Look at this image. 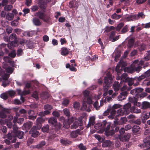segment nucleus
Here are the masks:
<instances>
[{"label":"nucleus","mask_w":150,"mask_h":150,"mask_svg":"<svg viewBox=\"0 0 150 150\" xmlns=\"http://www.w3.org/2000/svg\"><path fill=\"white\" fill-rule=\"evenodd\" d=\"M111 125L106 121H104L102 122L98 123L94 126V128L96 129H100L99 133H102L104 132L105 134L108 137L113 135V130L111 129Z\"/></svg>","instance_id":"nucleus-1"},{"label":"nucleus","mask_w":150,"mask_h":150,"mask_svg":"<svg viewBox=\"0 0 150 150\" xmlns=\"http://www.w3.org/2000/svg\"><path fill=\"white\" fill-rule=\"evenodd\" d=\"M144 89L142 88L137 87L135 88L131 91L130 93L134 96V100L139 98H143L147 95V94L145 92H143Z\"/></svg>","instance_id":"nucleus-2"},{"label":"nucleus","mask_w":150,"mask_h":150,"mask_svg":"<svg viewBox=\"0 0 150 150\" xmlns=\"http://www.w3.org/2000/svg\"><path fill=\"white\" fill-rule=\"evenodd\" d=\"M127 118L125 117H121L120 120L117 121L114 120V124L111 126V129L113 130V135L119 130V127L117 126L118 125H122L125 124L127 121Z\"/></svg>","instance_id":"nucleus-3"},{"label":"nucleus","mask_w":150,"mask_h":150,"mask_svg":"<svg viewBox=\"0 0 150 150\" xmlns=\"http://www.w3.org/2000/svg\"><path fill=\"white\" fill-rule=\"evenodd\" d=\"M131 104L130 103H128L123 106V109H120L117 111V113L119 115H127L130 112Z\"/></svg>","instance_id":"nucleus-4"},{"label":"nucleus","mask_w":150,"mask_h":150,"mask_svg":"<svg viewBox=\"0 0 150 150\" xmlns=\"http://www.w3.org/2000/svg\"><path fill=\"white\" fill-rule=\"evenodd\" d=\"M104 81L103 83L104 89H107V88L111 86L112 85V76L110 74H108L107 76L104 78Z\"/></svg>","instance_id":"nucleus-5"},{"label":"nucleus","mask_w":150,"mask_h":150,"mask_svg":"<svg viewBox=\"0 0 150 150\" xmlns=\"http://www.w3.org/2000/svg\"><path fill=\"white\" fill-rule=\"evenodd\" d=\"M35 16L38 17L44 22L47 23L49 22L50 19V16L49 15H47L40 11L36 12Z\"/></svg>","instance_id":"nucleus-6"},{"label":"nucleus","mask_w":150,"mask_h":150,"mask_svg":"<svg viewBox=\"0 0 150 150\" xmlns=\"http://www.w3.org/2000/svg\"><path fill=\"white\" fill-rule=\"evenodd\" d=\"M132 103H133L134 105L130 109V112L136 113H140L141 112V110L138 109L137 107L136 106V105L137 106H139L141 105V103H138L136 100H135L133 101H132Z\"/></svg>","instance_id":"nucleus-7"},{"label":"nucleus","mask_w":150,"mask_h":150,"mask_svg":"<svg viewBox=\"0 0 150 150\" xmlns=\"http://www.w3.org/2000/svg\"><path fill=\"white\" fill-rule=\"evenodd\" d=\"M40 128L36 126L33 127L31 129L30 132L32 134V137H36L39 135V132L37 131L38 129H39Z\"/></svg>","instance_id":"nucleus-8"},{"label":"nucleus","mask_w":150,"mask_h":150,"mask_svg":"<svg viewBox=\"0 0 150 150\" xmlns=\"http://www.w3.org/2000/svg\"><path fill=\"white\" fill-rule=\"evenodd\" d=\"M48 122L49 124H51L52 126H54L57 128H60L59 124L58 125L57 118L54 117H51L49 119Z\"/></svg>","instance_id":"nucleus-9"},{"label":"nucleus","mask_w":150,"mask_h":150,"mask_svg":"<svg viewBox=\"0 0 150 150\" xmlns=\"http://www.w3.org/2000/svg\"><path fill=\"white\" fill-rule=\"evenodd\" d=\"M143 76H140L139 77L136 76L132 78L134 83V86H136L139 85V83L142 82L143 80Z\"/></svg>","instance_id":"nucleus-10"},{"label":"nucleus","mask_w":150,"mask_h":150,"mask_svg":"<svg viewBox=\"0 0 150 150\" xmlns=\"http://www.w3.org/2000/svg\"><path fill=\"white\" fill-rule=\"evenodd\" d=\"M51 0H39V4L42 10H45L47 7V3L50 1Z\"/></svg>","instance_id":"nucleus-11"},{"label":"nucleus","mask_w":150,"mask_h":150,"mask_svg":"<svg viewBox=\"0 0 150 150\" xmlns=\"http://www.w3.org/2000/svg\"><path fill=\"white\" fill-rule=\"evenodd\" d=\"M128 94L127 91L122 92L120 95L118 96V100L119 101H122L126 98L127 95Z\"/></svg>","instance_id":"nucleus-12"},{"label":"nucleus","mask_w":150,"mask_h":150,"mask_svg":"<svg viewBox=\"0 0 150 150\" xmlns=\"http://www.w3.org/2000/svg\"><path fill=\"white\" fill-rule=\"evenodd\" d=\"M138 16L137 14H132L126 17V20L128 21H132L137 20Z\"/></svg>","instance_id":"nucleus-13"},{"label":"nucleus","mask_w":150,"mask_h":150,"mask_svg":"<svg viewBox=\"0 0 150 150\" xmlns=\"http://www.w3.org/2000/svg\"><path fill=\"white\" fill-rule=\"evenodd\" d=\"M61 143L63 145L68 146L70 145L71 143V142L67 139L63 138L60 140Z\"/></svg>","instance_id":"nucleus-14"},{"label":"nucleus","mask_w":150,"mask_h":150,"mask_svg":"<svg viewBox=\"0 0 150 150\" xmlns=\"http://www.w3.org/2000/svg\"><path fill=\"white\" fill-rule=\"evenodd\" d=\"M147 61H145L144 59H142L139 62V65H140L143 66V67L144 68H145L146 67H147L149 65V63L147 62Z\"/></svg>","instance_id":"nucleus-15"},{"label":"nucleus","mask_w":150,"mask_h":150,"mask_svg":"<svg viewBox=\"0 0 150 150\" xmlns=\"http://www.w3.org/2000/svg\"><path fill=\"white\" fill-rule=\"evenodd\" d=\"M141 105V108L143 109H146L150 108V103L146 101L143 102Z\"/></svg>","instance_id":"nucleus-16"},{"label":"nucleus","mask_w":150,"mask_h":150,"mask_svg":"<svg viewBox=\"0 0 150 150\" xmlns=\"http://www.w3.org/2000/svg\"><path fill=\"white\" fill-rule=\"evenodd\" d=\"M24 120L23 118H18V117H15L13 119V122L14 123H17L19 125H21L23 122Z\"/></svg>","instance_id":"nucleus-17"},{"label":"nucleus","mask_w":150,"mask_h":150,"mask_svg":"<svg viewBox=\"0 0 150 150\" xmlns=\"http://www.w3.org/2000/svg\"><path fill=\"white\" fill-rule=\"evenodd\" d=\"M60 120H63V127L66 128H68L70 127V123L67 121H66L63 117H61Z\"/></svg>","instance_id":"nucleus-18"},{"label":"nucleus","mask_w":150,"mask_h":150,"mask_svg":"<svg viewBox=\"0 0 150 150\" xmlns=\"http://www.w3.org/2000/svg\"><path fill=\"white\" fill-rule=\"evenodd\" d=\"M37 125L40 128L42 126V124L44 122L45 120L42 117L38 118L36 120Z\"/></svg>","instance_id":"nucleus-19"},{"label":"nucleus","mask_w":150,"mask_h":150,"mask_svg":"<svg viewBox=\"0 0 150 150\" xmlns=\"http://www.w3.org/2000/svg\"><path fill=\"white\" fill-rule=\"evenodd\" d=\"M33 123L32 122H28L24 123L23 125V127L27 130L30 129Z\"/></svg>","instance_id":"nucleus-20"},{"label":"nucleus","mask_w":150,"mask_h":150,"mask_svg":"<svg viewBox=\"0 0 150 150\" xmlns=\"http://www.w3.org/2000/svg\"><path fill=\"white\" fill-rule=\"evenodd\" d=\"M113 87L114 91L116 92L118 91L120 88V85L119 82L115 81L113 84Z\"/></svg>","instance_id":"nucleus-21"},{"label":"nucleus","mask_w":150,"mask_h":150,"mask_svg":"<svg viewBox=\"0 0 150 150\" xmlns=\"http://www.w3.org/2000/svg\"><path fill=\"white\" fill-rule=\"evenodd\" d=\"M15 133L16 136L19 139H22L23 138V136L24 135V132H23L18 131Z\"/></svg>","instance_id":"nucleus-22"},{"label":"nucleus","mask_w":150,"mask_h":150,"mask_svg":"<svg viewBox=\"0 0 150 150\" xmlns=\"http://www.w3.org/2000/svg\"><path fill=\"white\" fill-rule=\"evenodd\" d=\"M61 50V54L63 56H66L69 54V50L66 47H62V48Z\"/></svg>","instance_id":"nucleus-23"},{"label":"nucleus","mask_w":150,"mask_h":150,"mask_svg":"<svg viewBox=\"0 0 150 150\" xmlns=\"http://www.w3.org/2000/svg\"><path fill=\"white\" fill-rule=\"evenodd\" d=\"M134 42V40L131 38L129 39L128 40L127 47L129 48H131L133 46Z\"/></svg>","instance_id":"nucleus-24"},{"label":"nucleus","mask_w":150,"mask_h":150,"mask_svg":"<svg viewBox=\"0 0 150 150\" xmlns=\"http://www.w3.org/2000/svg\"><path fill=\"white\" fill-rule=\"evenodd\" d=\"M81 125V123L79 121H76L74 122L71 126V128L72 129H76L78 126Z\"/></svg>","instance_id":"nucleus-25"},{"label":"nucleus","mask_w":150,"mask_h":150,"mask_svg":"<svg viewBox=\"0 0 150 150\" xmlns=\"http://www.w3.org/2000/svg\"><path fill=\"white\" fill-rule=\"evenodd\" d=\"M127 74L126 73L123 74L120 76L121 80L123 81L126 82L129 78L127 77Z\"/></svg>","instance_id":"nucleus-26"},{"label":"nucleus","mask_w":150,"mask_h":150,"mask_svg":"<svg viewBox=\"0 0 150 150\" xmlns=\"http://www.w3.org/2000/svg\"><path fill=\"white\" fill-rule=\"evenodd\" d=\"M149 117V115L147 114H144L143 115L142 117V120L143 123L144 124L146 122V120Z\"/></svg>","instance_id":"nucleus-27"},{"label":"nucleus","mask_w":150,"mask_h":150,"mask_svg":"<svg viewBox=\"0 0 150 150\" xmlns=\"http://www.w3.org/2000/svg\"><path fill=\"white\" fill-rule=\"evenodd\" d=\"M33 23L36 26H40L41 24L40 20L38 18H34L33 19Z\"/></svg>","instance_id":"nucleus-28"},{"label":"nucleus","mask_w":150,"mask_h":150,"mask_svg":"<svg viewBox=\"0 0 150 150\" xmlns=\"http://www.w3.org/2000/svg\"><path fill=\"white\" fill-rule=\"evenodd\" d=\"M111 141L110 140H105L103 143L102 146L103 147H107L111 145Z\"/></svg>","instance_id":"nucleus-29"},{"label":"nucleus","mask_w":150,"mask_h":150,"mask_svg":"<svg viewBox=\"0 0 150 150\" xmlns=\"http://www.w3.org/2000/svg\"><path fill=\"white\" fill-rule=\"evenodd\" d=\"M14 16V15L13 13H8L6 15V18L8 20L11 21L13 19Z\"/></svg>","instance_id":"nucleus-30"},{"label":"nucleus","mask_w":150,"mask_h":150,"mask_svg":"<svg viewBox=\"0 0 150 150\" xmlns=\"http://www.w3.org/2000/svg\"><path fill=\"white\" fill-rule=\"evenodd\" d=\"M49 129V125L47 124L44 126L42 128V130L43 132H48Z\"/></svg>","instance_id":"nucleus-31"},{"label":"nucleus","mask_w":150,"mask_h":150,"mask_svg":"<svg viewBox=\"0 0 150 150\" xmlns=\"http://www.w3.org/2000/svg\"><path fill=\"white\" fill-rule=\"evenodd\" d=\"M141 76H143L144 77L143 78V80L146 78L149 77L150 76V69L148 70Z\"/></svg>","instance_id":"nucleus-32"},{"label":"nucleus","mask_w":150,"mask_h":150,"mask_svg":"<svg viewBox=\"0 0 150 150\" xmlns=\"http://www.w3.org/2000/svg\"><path fill=\"white\" fill-rule=\"evenodd\" d=\"M140 127L137 125H134L132 127V130L134 133H136L139 131Z\"/></svg>","instance_id":"nucleus-33"},{"label":"nucleus","mask_w":150,"mask_h":150,"mask_svg":"<svg viewBox=\"0 0 150 150\" xmlns=\"http://www.w3.org/2000/svg\"><path fill=\"white\" fill-rule=\"evenodd\" d=\"M77 2L72 1L69 3V7L71 8H75L76 7Z\"/></svg>","instance_id":"nucleus-34"},{"label":"nucleus","mask_w":150,"mask_h":150,"mask_svg":"<svg viewBox=\"0 0 150 150\" xmlns=\"http://www.w3.org/2000/svg\"><path fill=\"white\" fill-rule=\"evenodd\" d=\"M115 71L117 72V74L119 76L121 73L122 71V69H120V65H117L116 67Z\"/></svg>","instance_id":"nucleus-35"},{"label":"nucleus","mask_w":150,"mask_h":150,"mask_svg":"<svg viewBox=\"0 0 150 150\" xmlns=\"http://www.w3.org/2000/svg\"><path fill=\"white\" fill-rule=\"evenodd\" d=\"M78 134V132L77 130L75 131H72L70 134L72 138H76V137Z\"/></svg>","instance_id":"nucleus-36"},{"label":"nucleus","mask_w":150,"mask_h":150,"mask_svg":"<svg viewBox=\"0 0 150 150\" xmlns=\"http://www.w3.org/2000/svg\"><path fill=\"white\" fill-rule=\"evenodd\" d=\"M63 111L64 114L67 117L70 116V113L69 110L67 108H65L63 109Z\"/></svg>","instance_id":"nucleus-37"},{"label":"nucleus","mask_w":150,"mask_h":150,"mask_svg":"<svg viewBox=\"0 0 150 150\" xmlns=\"http://www.w3.org/2000/svg\"><path fill=\"white\" fill-rule=\"evenodd\" d=\"M45 144V142L42 141L38 144L35 146V147L37 149H39L43 147Z\"/></svg>","instance_id":"nucleus-38"},{"label":"nucleus","mask_w":150,"mask_h":150,"mask_svg":"<svg viewBox=\"0 0 150 150\" xmlns=\"http://www.w3.org/2000/svg\"><path fill=\"white\" fill-rule=\"evenodd\" d=\"M14 69L13 68L9 66L5 70V71L6 72L11 74L12 73Z\"/></svg>","instance_id":"nucleus-39"},{"label":"nucleus","mask_w":150,"mask_h":150,"mask_svg":"<svg viewBox=\"0 0 150 150\" xmlns=\"http://www.w3.org/2000/svg\"><path fill=\"white\" fill-rule=\"evenodd\" d=\"M121 16L120 15L117 14L115 13H114L111 16V18L113 19H120Z\"/></svg>","instance_id":"nucleus-40"},{"label":"nucleus","mask_w":150,"mask_h":150,"mask_svg":"<svg viewBox=\"0 0 150 150\" xmlns=\"http://www.w3.org/2000/svg\"><path fill=\"white\" fill-rule=\"evenodd\" d=\"M146 54V55L144 57L143 59L145 61H148L150 59V50L148 51Z\"/></svg>","instance_id":"nucleus-41"},{"label":"nucleus","mask_w":150,"mask_h":150,"mask_svg":"<svg viewBox=\"0 0 150 150\" xmlns=\"http://www.w3.org/2000/svg\"><path fill=\"white\" fill-rule=\"evenodd\" d=\"M130 135L129 134H125L123 138V140L125 142L129 140L130 137Z\"/></svg>","instance_id":"nucleus-42"},{"label":"nucleus","mask_w":150,"mask_h":150,"mask_svg":"<svg viewBox=\"0 0 150 150\" xmlns=\"http://www.w3.org/2000/svg\"><path fill=\"white\" fill-rule=\"evenodd\" d=\"M10 82V81L8 80H4L2 82V86L4 87H6L9 84Z\"/></svg>","instance_id":"nucleus-43"},{"label":"nucleus","mask_w":150,"mask_h":150,"mask_svg":"<svg viewBox=\"0 0 150 150\" xmlns=\"http://www.w3.org/2000/svg\"><path fill=\"white\" fill-rule=\"evenodd\" d=\"M13 8V6L11 5H6L4 7V9L6 11H9L11 10Z\"/></svg>","instance_id":"nucleus-44"},{"label":"nucleus","mask_w":150,"mask_h":150,"mask_svg":"<svg viewBox=\"0 0 150 150\" xmlns=\"http://www.w3.org/2000/svg\"><path fill=\"white\" fill-rule=\"evenodd\" d=\"M9 39L12 40H15L17 39L16 35L15 33H13L9 37Z\"/></svg>","instance_id":"nucleus-45"},{"label":"nucleus","mask_w":150,"mask_h":150,"mask_svg":"<svg viewBox=\"0 0 150 150\" xmlns=\"http://www.w3.org/2000/svg\"><path fill=\"white\" fill-rule=\"evenodd\" d=\"M20 20V18L18 17L16 20L11 22V25L14 26H16L18 24V21Z\"/></svg>","instance_id":"nucleus-46"},{"label":"nucleus","mask_w":150,"mask_h":150,"mask_svg":"<svg viewBox=\"0 0 150 150\" xmlns=\"http://www.w3.org/2000/svg\"><path fill=\"white\" fill-rule=\"evenodd\" d=\"M133 81L132 78H129L127 80V81L126 82H127L129 86L130 87L132 85H134V83Z\"/></svg>","instance_id":"nucleus-47"},{"label":"nucleus","mask_w":150,"mask_h":150,"mask_svg":"<svg viewBox=\"0 0 150 150\" xmlns=\"http://www.w3.org/2000/svg\"><path fill=\"white\" fill-rule=\"evenodd\" d=\"M3 59L6 62L11 63L12 62L11 59L8 57L6 56L3 58Z\"/></svg>","instance_id":"nucleus-48"},{"label":"nucleus","mask_w":150,"mask_h":150,"mask_svg":"<svg viewBox=\"0 0 150 150\" xmlns=\"http://www.w3.org/2000/svg\"><path fill=\"white\" fill-rule=\"evenodd\" d=\"M141 120L140 119H137L136 120H133L132 123L137 125H140L141 123Z\"/></svg>","instance_id":"nucleus-49"},{"label":"nucleus","mask_w":150,"mask_h":150,"mask_svg":"<svg viewBox=\"0 0 150 150\" xmlns=\"http://www.w3.org/2000/svg\"><path fill=\"white\" fill-rule=\"evenodd\" d=\"M0 97L4 100H6L8 99V96L7 93H3L1 95Z\"/></svg>","instance_id":"nucleus-50"},{"label":"nucleus","mask_w":150,"mask_h":150,"mask_svg":"<svg viewBox=\"0 0 150 150\" xmlns=\"http://www.w3.org/2000/svg\"><path fill=\"white\" fill-rule=\"evenodd\" d=\"M124 26V23H121L117 25L116 27V30L119 31Z\"/></svg>","instance_id":"nucleus-51"},{"label":"nucleus","mask_w":150,"mask_h":150,"mask_svg":"<svg viewBox=\"0 0 150 150\" xmlns=\"http://www.w3.org/2000/svg\"><path fill=\"white\" fill-rule=\"evenodd\" d=\"M78 147L80 150H86L87 149L86 146H84L83 144L82 143L79 145Z\"/></svg>","instance_id":"nucleus-52"},{"label":"nucleus","mask_w":150,"mask_h":150,"mask_svg":"<svg viewBox=\"0 0 150 150\" xmlns=\"http://www.w3.org/2000/svg\"><path fill=\"white\" fill-rule=\"evenodd\" d=\"M27 113L26 111L24 109H22L19 110V113H17L16 115L17 116H19L20 115V114H25Z\"/></svg>","instance_id":"nucleus-53"},{"label":"nucleus","mask_w":150,"mask_h":150,"mask_svg":"<svg viewBox=\"0 0 150 150\" xmlns=\"http://www.w3.org/2000/svg\"><path fill=\"white\" fill-rule=\"evenodd\" d=\"M44 108L45 110H50L52 109V107L50 105L46 104L44 105Z\"/></svg>","instance_id":"nucleus-54"},{"label":"nucleus","mask_w":150,"mask_h":150,"mask_svg":"<svg viewBox=\"0 0 150 150\" xmlns=\"http://www.w3.org/2000/svg\"><path fill=\"white\" fill-rule=\"evenodd\" d=\"M52 114L55 117L57 118L59 117L60 116V113L58 111H54L52 112Z\"/></svg>","instance_id":"nucleus-55"},{"label":"nucleus","mask_w":150,"mask_h":150,"mask_svg":"<svg viewBox=\"0 0 150 150\" xmlns=\"http://www.w3.org/2000/svg\"><path fill=\"white\" fill-rule=\"evenodd\" d=\"M39 9L37 5H35L33 6H32L31 8V10L32 11L34 12L36 11Z\"/></svg>","instance_id":"nucleus-56"},{"label":"nucleus","mask_w":150,"mask_h":150,"mask_svg":"<svg viewBox=\"0 0 150 150\" xmlns=\"http://www.w3.org/2000/svg\"><path fill=\"white\" fill-rule=\"evenodd\" d=\"M69 100L65 99L64 100L62 103L63 105L64 106H67L69 104Z\"/></svg>","instance_id":"nucleus-57"},{"label":"nucleus","mask_w":150,"mask_h":150,"mask_svg":"<svg viewBox=\"0 0 150 150\" xmlns=\"http://www.w3.org/2000/svg\"><path fill=\"white\" fill-rule=\"evenodd\" d=\"M8 93L10 96L12 97L14 96L16 93L14 91L10 90L8 91Z\"/></svg>","instance_id":"nucleus-58"},{"label":"nucleus","mask_w":150,"mask_h":150,"mask_svg":"<svg viewBox=\"0 0 150 150\" xmlns=\"http://www.w3.org/2000/svg\"><path fill=\"white\" fill-rule=\"evenodd\" d=\"M86 101V103L87 104H90L92 103V100L90 96L87 98Z\"/></svg>","instance_id":"nucleus-59"},{"label":"nucleus","mask_w":150,"mask_h":150,"mask_svg":"<svg viewBox=\"0 0 150 150\" xmlns=\"http://www.w3.org/2000/svg\"><path fill=\"white\" fill-rule=\"evenodd\" d=\"M89 94L90 92L88 91L85 90L83 92V94L85 98L89 97Z\"/></svg>","instance_id":"nucleus-60"},{"label":"nucleus","mask_w":150,"mask_h":150,"mask_svg":"<svg viewBox=\"0 0 150 150\" xmlns=\"http://www.w3.org/2000/svg\"><path fill=\"white\" fill-rule=\"evenodd\" d=\"M115 35V31H112L109 35V39L110 40H111L112 39L114 38V37Z\"/></svg>","instance_id":"nucleus-61"},{"label":"nucleus","mask_w":150,"mask_h":150,"mask_svg":"<svg viewBox=\"0 0 150 150\" xmlns=\"http://www.w3.org/2000/svg\"><path fill=\"white\" fill-rule=\"evenodd\" d=\"M30 90H25L22 92L21 95L26 96L30 94Z\"/></svg>","instance_id":"nucleus-62"},{"label":"nucleus","mask_w":150,"mask_h":150,"mask_svg":"<svg viewBox=\"0 0 150 150\" xmlns=\"http://www.w3.org/2000/svg\"><path fill=\"white\" fill-rule=\"evenodd\" d=\"M10 75L8 74H5L2 76L3 80H8V79Z\"/></svg>","instance_id":"nucleus-63"},{"label":"nucleus","mask_w":150,"mask_h":150,"mask_svg":"<svg viewBox=\"0 0 150 150\" xmlns=\"http://www.w3.org/2000/svg\"><path fill=\"white\" fill-rule=\"evenodd\" d=\"M128 31V27L126 25L122 29L121 32L122 33H125Z\"/></svg>","instance_id":"nucleus-64"}]
</instances>
